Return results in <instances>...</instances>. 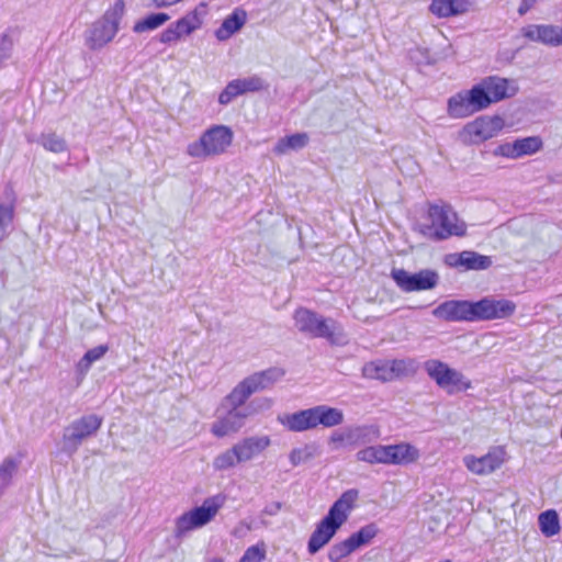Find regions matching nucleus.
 Here are the masks:
<instances>
[{
  "instance_id": "obj_49",
  "label": "nucleus",
  "mask_w": 562,
  "mask_h": 562,
  "mask_svg": "<svg viewBox=\"0 0 562 562\" xmlns=\"http://www.w3.org/2000/svg\"><path fill=\"white\" fill-rule=\"evenodd\" d=\"M282 508V503L280 502H272L263 508V514L268 516H274L277 515Z\"/></svg>"
},
{
  "instance_id": "obj_10",
  "label": "nucleus",
  "mask_w": 562,
  "mask_h": 562,
  "mask_svg": "<svg viewBox=\"0 0 562 562\" xmlns=\"http://www.w3.org/2000/svg\"><path fill=\"white\" fill-rule=\"evenodd\" d=\"M233 142V131L225 125L206 130L199 140L188 145L187 154L194 158L223 154Z\"/></svg>"
},
{
  "instance_id": "obj_32",
  "label": "nucleus",
  "mask_w": 562,
  "mask_h": 562,
  "mask_svg": "<svg viewBox=\"0 0 562 562\" xmlns=\"http://www.w3.org/2000/svg\"><path fill=\"white\" fill-rule=\"evenodd\" d=\"M379 528L374 522L361 527L358 531L351 533L348 539L355 550L369 544L372 539L378 535Z\"/></svg>"
},
{
  "instance_id": "obj_37",
  "label": "nucleus",
  "mask_w": 562,
  "mask_h": 562,
  "mask_svg": "<svg viewBox=\"0 0 562 562\" xmlns=\"http://www.w3.org/2000/svg\"><path fill=\"white\" fill-rule=\"evenodd\" d=\"M237 463H239V461L237 460L235 449L232 447L214 458L213 468L216 471H225L235 467Z\"/></svg>"
},
{
  "instance_id": "obj_25",
  "label": "nucleus",
  "mask_w": 562,
  "mask_h": 562,
  "mask_svg": "<svg viewBox=\"0 0 562 562\" xmlns=\"http://www.w3.org/2000/svg\"><path fill=\"white\" fill-rule=\"evenodd\" d=\"M447 110L449 116L454 119L468 117L475 113L465 90L460 91L448 99Z\"/></svg>"
},
{
  "instance_id": "obj_3",
  "label": "nucleus",
  "mask_w": 562,
  "mask_h": 562,
  "mask_svg": "<svg viewBox=\"0 0 562 562\" xmlns=\"http://www.w3.org/2000/svg\"><path fill=\"white\" fill-rule=\"evenodd\" d=\"M279 422L290 431L303 432L318 426L331 428L344 423L341 409L328 405H317L292 414L278 417Z\"/></svg>"
},
{
  "instance_id": "obj_4",
  "label": "nucleus",
  "mask_w": 562,
  "mask_h": 562,
  "mask_svg": "<svg viewBox=\"0 0 562 562\" xmlns=\"http://www.w3.org/2000/svg\"><path fill=\"white\" fill-rule=\"evenodd\" d=\"M430 225L420 228L422 234L434 240H445L451 236L462 237L467 234V224L449 204H429Z\"/></svg>"
},
{
  "instance_id": "obj_31",
  "label": "nucleus",
  "mask_w": 562,
  "mask_h": 562,
  "mask_svg": "<svg viewBox=\"0 0 562 562\" xmlns=\"http://www.w3.org/2000/svg\"><path fill=\"white\" fill-rule=\"evenodd\" d=\"M169 19L170 15L165 12L150 13L137 21L133 26V31L135 33L153 31L164 25Z\"/></svg>"
},
{
  "instance_id": "obj_48",
  "label": "nucleus",
  "mask_w": 562,
  "mask_h": 562,
  "mask_svg": "<svg viewBox=\"0 0 562 562\" xmlns=\"http://www.w3.org/2000/svg\"><path fill=\"white\" fill-rule=\"evenodd\" d=\"M273 401L269 397H261L251 401L250 407L254 412L266 411L272 407Z\"/></svg>"
},
{
  "instance_id": "obj_38",
  "label": "nucleus",
  "mask_w": 562,
  "mask_h": 562,
  "mask_svg": "<svg viewBox=\"0 0 562 562\" xmlns=\"http://www.w3.org/2000/svg\"><path fill=\"white\" fill-rule=\"evenodd\" d=\"M355 548L351 542L347 538L344 541L333 544L328 550V559L331 562H341V560L352 552H355Z\"/></svg>"
},
{
  "instance_id": "obj_2",
  "label": "nucleus",
  "mask_w": 562,
  "mask_h": 562,
  "mask_svg": "<svg viewBox=\"0 0 562 562\" xmlns=\"http://www.w3.org/2000/svg\"><path fill=\"white\" fill-rule=\"evenodd\" d=\"M358 496V490L350 488L344 492L339 498L334 502L328 513L317 524L307 541V551L310 554H316L330 542L340 527L348 520Z\"/></svg>"
},
{
  "instance_id": "obj_51",
  "label": "nucleus",
  "mask_w": 562,
  "mask_h": 562,
  "mask_svg": "<svg viewBox=\"0 0 562 562\" xmlns=\"http://www.w3.org/2000/svg\"><path fill=\"white\" fill-rule=\"evenodd\" d=\"M210 562H223V560L218 559V558H215V559L211 560Z\"/></svg>"
},
{
  "instance_id": "obj_27",
  "label": "nucleus",
  "mask_w": 562,
  "mask_h": 562,
  "mask_svg": "<svg viewBox=\"0 0 562 562\" xmlns=\"http://www.w3.org/2000/svg\"><path fill=\"white\" fill-rule=\"evenodd\" d=\"M465 91L475 112L487 109L493 103L482 80Z\"/></svg>"
},
{
  "instance_id": "obj_12",
  "label": "nucleus",
  "mask_w": 562,
  "mask_h": 562,
  "mask_svg": "<svg viewBox=\"0 0 562 562\" xmlns=\"http://www.w3.org/2000/svg\"><path fill=\"white\" fill-rule=\"evenodd\" d=\"M391 277L396 285L404 292L432 290L439 283L438 272L431 269H423L415 273L404 269H393Z\"/></svg>"
},
{
  "instance_id": "obj_45",
  "label": "nucleus",
  "mask_w": 562,
  "mask_h": 562,
  "mask_svg": "<svg viewBox=\"0 0 562 562\" xmlns=\"http://www.w3.org/2000/svg\"><path fill=\"white\" fill-rule=\"evenodd\" d=\"M493 155L512 158V159H517L515 142L514 143H504V144L498 145L493 150Z\"/></svg>"
},
{
  "instance_id": "obj_46",
  "label": "nucleus",
  "mask_w": 562,
  "mask_h": 562,
  "mask_svg": "<svg viewBox=\"0 0 562 562\" xmlns=\"http://www.w3.org/2000/svg\"><path fill=\"white\" fill-rule=\"evenodd\" d=\"M381 464L396 465L394 445H381Z\"/></svg>"
},
{
  "instance_id": "obj_1",
  "label": "nucleus",
  "mask_w": 562,
  "mask_h": 562,
  "mask_svg": "<svg viewBox=\"0 0 562 562\" xmlns=\"http://www.w3.org/2000/svg\"><path fill=\"white\" fill-rule=\"evenodd\" d=\"M515 311L516 304L514 302L486 296L476 302L468 300L445 301L432 311V315L445 322H480L507 318Z\"/></svg>"
},
{
  "instance_id": "obj_41",
  "label": "nucleus",
  "mask_w": 562,
  "mask_h": 562,
  "mask_svg": "<svg viewBox=\"0 0 562 562\" xmlns=\"http://www.w3.org/2000/svg\"><path fill=\"white\" fill-rule=\"evenodd\" d=\"M266 544L257 543L246 549L239 562H262L266 559Z\"/></svg>"
},
{
  "instance_id": "obj_23",
  "label": "nucleus",
  "mask_w": 562,
  "mask_h": 562,
  "mask_svg": "<svg viewBox=\"0 0 562 562\" xmlns=\"http://www.w3.org/2000/svg\"><path fill=\"white\" fill-rule=\"evenodd\" d=\"M468 0H432L429 10L439 18L454 16L468 12Z\"/></svg>"
},
{
  "instance_id": "obj_26",
  "label": "nucleus",
  "mask_w": 562,
  "mask_h": 562,
  "mask_svg": "<svg viewBox=\"0 0 562 562\" xmlns=\"http://www.w3.org/2000/svg\"><path fill=\"white\" fill-rule=\"evenodd\" d=\"M307 144L308 135L306 133H295L280 138L273 147V153L276 155H284L290 150H300Z\"/></svg>"
},
{
  "instance_id": "obj_14",
  "label": "nucleus",
  "mask_w": 562,
  "mask_h": 562,
  "mask_svg": "<svg viewBox=\"0 0 562 562\" xmlns=\"http://www.w3.org/2000/svg\"><path fill=\"white\" fill-rule=\"evenodd\" d=\"M522 35L533 42L548 46L562 45V26L551 24H531L522 29Z\"/></svg>"
},
{
  "instance_id": "obj_24",
  "label": "nucleus",
  "mask_w": 562,
  "mask_h": 562,
  "mask_svg": "<svg viewBox=\"0 0 562 562\" xmlns=\"http://www.w3.org/2000/svg\"><path fill=\"white\" fill-rule=\"evenodd\" d=\"M400 361H393L392 366L385 362H370L363 366L362 374L364 378L380 380L383 382L391 381L395 372L400 370Z\"/></svg>"
},
{
  "instance_id": "obj_35",
  "label": "nucleus",
  "mask_w": 562,
  "mask_h": 562,
  "mask_svg": "<svg viewBox=\"0 0 562 562\" xmlns=\"http://www.w3.org/2000/svg\"><path fill=\"white\" fill-rule=\"evenodd\" d=\"M239 90V95L247 92H257L268 87L266 81L258 75L233 80Z\"/></svg>"
},
{
  "instance_id": "obj_17",
  "label": "nucleus",
  "mask_w": 562,
  "mask_h": 562,
  "mask_svg": "<svg viewBox=\"0 0 562 562\" xmlns=\"http://www.w3.org/2000/svg\"><path fill=\"white\" fill-rule=\"evenodd\" d=\"M447 262L453 267H464L467 270H485L492 266L493 260L490 256L464 250L459 254L449 255Z\"/></svg>"
},
{
  "instance_id": "obj_6",
  "label": "nucleus",
  "mask_w": 562,
  "mask_h": 562,
  "mask_svg": "<svg viewBox=\"0 0 562 562\" xmlns=\"http://www.w3.org/2000/svg\"><path fill=\"white\" fill-rule=\"evenodd\" d=\"M284 374L285 371L277 367L255 372L232 390L226 396V402L228 405H244L254 393L271 389Z\"/></svg>"
},
{
  "instance_id": "obj_11",
  "label": "nucleus",
  "mask_w": 562,
  "mask_h": 562,
  "mask_svg": "<svg viewBox=\"0 0 562 562\" xmlns=\"http://www.w3.org/2000/svg\"><path fill=\"white\" fill-rule=\"evenodd\" d=\"M424 369L428 376L434 380L440 389L446 390L448 394L463 392L472 387V382L467 379L463 373L450 368L440 360H427L424 363Z\"/></svg>"
},
{
  "instance_id": "obj_36",
  "label": "nucleus",
  "mask_w": 562,
  "mask_h": 562,
  "mask_svg": "<svg viewBox=\"0 0 562 562\" xmlns=\"http://www.w3.org/2000/svg\"><path fill=\"white\" fill-rule=\"evenodd\" d=\"M14 217V204L0 203V244L9 236V226Z\"/></svg>"
},
{
  "instance_id": "obj_39",
  "label": "nucleus",
  "mask_w": 562,
  "mask_h": 562,
  "mask_svg": "<svg viewBox=\"0 0 562 562\" xmlns=\"http://www.w3.org/2000/svg\"><path fill=\"white\" fill-rule=\"evenodd\" d=\"M316 456V448L313 446H304L302 448H295L293 449L290 454L289 459L293 467H297L302 463H305Z\"/></svg>"
},
{
  "instance_id": "obj_8",
  "label": "nucleus",
  "mask_w": 562,
  "mask_h": 562,
  "mask_svg": "<svg viewBox=\"0 0 562 562\" xmlns=\"http://www.w3.org/2000/svg\"><path fill=\"white\" fill-rule=\"evenodd\" d=\"M103 418L97 414L83 415L72 420L63 430L61 451L67 456H74L81 443L94 436L101 428Z\"/></svg>"
},
{
  "instance_id": "obj_40",
  "label": "nucleus",
  "mask_w": 562,
  "mask_h": 562,
  "mask_svg": "<svg viewBox=\"0 0 562 562\" xmlns=\"http://www.w3.org/2000/svg\"><path fill=\"white\" fill-rule=\"evenodd\" d=\"M109 350L106 345H99L92 349H89L82 359L79 361V368L81 370H89L91 364L100 360Z\"/></svg>"
},
{
  "instance_id": "obj_21",
  "label": "nucleus",
  "mask_w": 562,
  "mask_h": 562,
  "mask_svg": "<svg viewBox=\"0 0 562 562\" xmlns=\"http://www.w3.org/2000/svg\"><path fill=\"white\" fill-rule=\"evenodd\" d=\"M380 437V430L373 425L347 427V446L356 448L375 441Z\"/></svg>"
},
{
  "instance_id": "obj_22",
  "label": "nucleus",
  "mask_w": 562,
  "mask_h": 562,
  "mask_svg": "<svg viewBox=\"0 0 562 562\" xmlns=\"http://www.w3.org/2000/svg\"><path fill=\"white\" fill-rule=\"evenodd\" d=\"M493 103L516 94L517 87H509V80L497 76L482 79Z\"/></svg>"
},
{
  "instance_id": "obj_44",
  "label": "nucleus",
  "mask_w": 562,
  "mask_h": 562,
  "mask_svg": "<svg viewBox=\"0 0 562 562\" xmlns=\"http://www.w3.org/2000/svg\"><path fill=\"white\" fill-rule=\"evenodd\" d=\"M329 443L333 445V449L348 448L347 446V427L342 430H335L329 437Z\"/></svg>"
},
{
  "instance_id": "obj_15",
  "label": "nucleus",
  "mask_w": 562,
  "mask_h": 562,
  "mask_svg": "<svg viewBox=\"0 0 562 562\" xmlns=\"http://www.w3.org/2000/svg\"><path fill=\"white\" fill-rule=\"evenodd\" d=\"M232 408L226 413L225 416L218 418L212 425V432L216 437H225L229 434L238 431L246 422L249 413L246 409H241V405H231Z\"/></svg>"
},
{
  "instance_id": "obj_13",
  "label": "nucleus",
  "mask_w": 562,
  "mask_h": 562,
  "mask_svg": "<svg viewBox=\"0 0 562 562\" xmlns=\"http://www.w3.org/2000/svg\"><path fill=\"white\" fill-rule=\"evenodd\" d=\"M503 127L504 121L502 117L484 115L468 123L463 132L469 136L471 143L479 144L496 136Z\"/></svg>"
},
{
  "instance_id": "obj_19",
  "label": "nucleus",
  "mask_w": 562,
  "mask_h": 562,
  "mask_svg": "<svg viewBox=\"0 0 562 562\" xmlns=\"http://www.w3.org/2000/svg\"><path fill=\"white\" fill-rule=\"evenodd\" d=\"M206 14V3L201 2L194 10L172 23L179 36L190 35L199 30L203 24V18Z\"/></svg>"
},
{
  "instance_id": "obj_47",
  "label": "nucleus",
  "mask_w": 562,
  "mask_h": 562,
  "mask_svg": "<svg viewBox=\"0 0 562 562\" xmlns=\"http://www.w3.org/2000/svg\"><path fill=\"white\" fill-rule=\"evenodd\" d=\"M180 38L181 37L179 36V33L176 31L175 26L171 23L166 30L161 32L159 40L164 44H170L177 42Z\"/></svg>"
},
{
  "instance_id": "obj_16",
  "label": "nucleus",
  "mask_w": 562,
  "mask_h": 562,
  "mask_svg": "<svg viewBox=\"0 0 562 562\" xmlns=\"http://www.w3.org/2000/svg\"><path fill=\"white\" fill-rule=\"evenodd\" d=\"M504 451L494 449L480 458L467 456L463 462L469 471L477 475H486L501 468L504 462Z\"/></svg>"
},
{
  "instance_id": "obj_5",
  "label": "nucleus",
  "mask_w": 562,
  "mask_h": 562,
  "mask_svg": "<svg viewBox=\"0 0 562 562\" xmlns=\"http://www.w3.org/2000/svg\"><path fill=\"white\" fill-rule=\"evenodd\" d=\"M295 327L303 334L314 338H325L330 344H344L346 336L341 326L331 318H325L314 311L300 307L293 315Z\"/></svg>"
},
{
  "instance_id": "obj_18",
  "label": "nucleus",
  "mask_w": 562,
  "mask_h": 562,
  "mask_svg": "<svg viewBox=\"0 0 562 562\" xmlns=\"http://www.w3.org/2000/svg\"><path fill=\"white\" fill-rule=\"evenodd\" d=\"M270 445L267 436L247 437L233 446L239 463L247 462L262 452Z\"/></svg>"
},
{
  "instance_id": "obj_7",
  "label": "nucleus",
  "mask_w": 562,
  "mask_h": 562,
  "mask_svg": "<svg viewBox=\"0 0 562 562\" xmlns=\"http://www.w3.org/2000/svg\"><path fill=\"white\" fill-rule=\"evenodd\" d=\"M124 13V2L117 0L103 16L91 24L87 31L86 44L90 49H100L110 43L119 30V23Z\"/></svg>"
},
{
  "instance_id": "obj_28",
  "label": "nucleus",
  "mask_w": 562,
  "mask_h": 562,
  "mask_svg": "<svg viewBox=\"0 0 562 562\" xmlns=\"http://www.w3.org/2000/svg\"><path fill=\"white\" fill-rule=\"evenodd\" d=\"M20 460L7 457L0 463V496L11 485L14 474L18 472Z\"/></svg>"
},
{
  "instance_id": "obj_9",
  "label": "nucleus",
  "mask_w": 562,
  "mask_h": 562,
  "mask_svg": "<svg viewBox=\"0 0 562 562\" xmlns=\"http://www.w3.org/2000/svg\"><path fill=\"white\" fill-rule=\"evenodd\" d=\"M224 504V497L216 495L206 498L201 506L183 513L176 519L175 537L183 538L188 532L207 525Z\"/></svg>"
},
{
  "instance_id": "obj_34",
  "label": "nucleus",
  "mask_w": 562,
  "mask_h": 562,
  "mask_svg": "<svg viewBox=\"0 0 562 562\" xmlns=\"http://www.w3.org/2000/svg\"><path fill=\"white\" fill-rule=\"evenodd\" d=\"M38 144H41L46 150L55 154L64 153L68 149L65 138L56 133H43L40 136Z\"/></svg>"
},
{
  "instance_id": "obj_50",
  "label": "nucleus",
  "mask_w": 562,
  "mask_h": 562,
  "mask_svg": "<svg viewBox=\"0 0 562 562\" xmlns=\"http://www.w3.org/2000/svg\"><path fill=\"white\" fill-rule=\"evenodd\" d=\"M536 3L537 0H521L518 7V14L525 15Z\"/></svg>"
},
{
  "instance_id": "obj_29",
  "label": "nucleus",
  "mask_w": 562,
  "mask_h": 562,
  "mask_svg": "<svg viewBox=\"0 0 562 562\" xmlns=\"http://www.w3.org/2000/svg\"><path fill=\"white\" fill-rule=\"evenodd\" d=\"M538 524L541 532L546 537H553L560 532L559 515L554 509L542 512L538 517Z\"/></svg>"
},
{
  "instance_id": "obj_43",
  "label": "nucleus",
  "mask_w": 562,
  "mask_h": 562,
  "mask_svg": "<svg viewBox=\"0 0 562 562\" xmlns=\"http://www.w3.org/2000/svg\"><path fill=\"white\" fill-rule=\"evenodd\" d=\"M239 95V90H237V87L235 82L232 80L227 83V86L224 88V90L218 95V102L222 105H227L233 101L234 98Z\"/></svg>"
},
{
  "instance_id": "obj_30",
  "label": "nucleus",
  "mask_w": 562,
  "mask_h": 562,
  "mask_svg": "<svg viewBox=\"0 0 562 562\" xmlns=\"http://www.w3.org/2000/svg\"><path fill=\"white\" fill-rule=\"evenodd\" d=\"M396 465H408L420 458L419 450L409 442L402 441L394 445Z\"/></svg>"
},
{
  "instance_id": "obj_33",
  "label": "nucleus",
  "mask_w": 562,
  "mask_h": 562,
  "mask_svg": "<svg viewBox=\"0 0 562 562\" xmlns=\"http://www.w3.org/2000/svg\"><path fill=\"white\" fill-rule=\"evenodd\" d=\"M542 139L539 136L517 138L515 140L517 158L536 154L542 148Z\"/></svg>"
},
{
  "instance_id": "obj_42",
  "label": "nucleus",
  "mask_w": 562,
  "mask_h": 562,
  "mask_svg": "<svg viewBox=\"0 0 562 562\" xmlns=\"http://www.w3.org/2000/svg\"><path fill=\"white\" fill-rule=\"evenodd\" d=\"M381 445L369 446L359 450L356 454L358 461L370 464L381 463Z\"/></svg>"
},
{
  "instance_id": "obj_20",
  "label": "nucleus",
  "mask_w": 562,
  "mask_h": 562,
  "mask_svg": "<svg viewBox=\"0 0 562 562\" xmlns=\"http://www.w3.org/2000/svg\"><path fill=\"white\" fill-rule=\"evenodd\" d=\"M246 21V11L239 8L235 9L223 20L221 26L215 31V37L221 42L227 41L243 29Z\"/></svg>"
}]
</instances>
